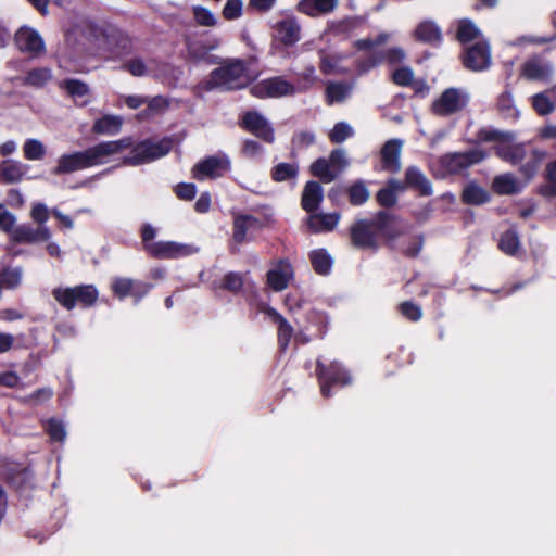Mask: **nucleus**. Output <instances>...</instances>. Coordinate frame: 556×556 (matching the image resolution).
<instances>
[{
    "label": "nucleus",
    "mask_w": 556,
    "mask_h": 556,
    "mask_svg": "<svg viewBox=\"0 0 556 556\" xmlns=\"http://www.w3.org/2000/svg\"><path fill=\"white\" fill-rule=\"evenodd\" d=\"M131 143V137H124L118 140L102 141L84 151L63 154L59 159L58 165L51 170V173L55 176H61L100 165L104 163L105 157L129 149Z\"/></svg>",
    "instance_id": "nucleus-1"
},
{
    "label": "nucleus",
    "mask_w": 556,
    "mask_h": 556,
    "mask_svg": "<svg viewBox=\"0 0 556 556\" xmlns=\"http://www.w3.org/2000/svg\"><path fill=\"white\" fill-rule=\"evenodd\" d=\"M495 155L511 165L519 164V174L527 181H530L536 175L542 161L546 156V152L539 149H533L531 150L528 157L526 143H515L496 146Z\"/></svg>",
    "instance_id": "nucleus-2"
},
{
    "label": "nucleus",
    "mask_w": 556,
    "mask_h": 556,
    "mask_svg": "<svg viewBox=\"0 0 556 556\" xmlns=\"http://www.w3.org/2000/svg\"><path fill=\"white\" fill-rule=\"evenodd\" d=\"M220 66L214 68L207 81L210 88H219L226 91L240 90L251 83L247 64L241 59L222 61Z\"/></svg>",
    "instance_id": "nucleus-3"
},
{
    "label": "nucleus",
    "mask_w": 556,
    "mask_h": 556,
    "mask_svg": "<svg viewBox=\"0 0 556 556\" xmlns=\"http://www.w3.org/2000/svg\"><path fill=\"white\" fill-rule=\"evenodd\" d=\"M174 146V140L170 137H163L159 141H154L151 138L139 141L134 146V142L129 154L124 157L123 164L129 166H137L153 162L160 157L167 155Z\"/></svg>",
    "instance_id": "nucleus-4"
},
{
    "label": "nucleus",
    "mask_w": 556,
    "mask_h": 556,
    "mask_svg": "<svg viewBox=\"0 0 556 556\" xmlns=\"http://www.w3.org/2000/svg\"><path fill=\"white\" fill-rule=\"evenodd\" d=\"M54 300L67 311H72L76 305L83 308L91 307L99 298L97 288L92 285H79L67 288H55L52 291Z\"/></svg>",
    "instance_id": "nucleus-5"
},
{
    "label": "nucleus",
    "mask_w": 556,
    "mask_h": 556,
    "mask_svg": "<svg viewBox=\"0 0 556 556\" xmlns=\"http://www.w3.org/2000/svg\"><path fill=\"white\" fill-rule=\"evenodd\" d=\"M97 39L100 47L110 53L112 58H124L132 52V40L122 29L106 24L98 30Z\"/></svg>",
    "instance_id": "nucleus-6"
},
{
    "label": "nucleus",
    "mask_w": 556,
    "mask_h": 556,
    "mask_svg": "<svg viewBox=\"0 0 556 556\" xmlns=\"http://www.w3.org/2000/svg\"><path fill=\"white\" fill-rule=\"evenodd\" d=\"M315 372L320 386V393L325 399L331 397L332 387H345L352 381L349 371L337 361L326 365L320 359H317Z\"/></svg>",
    "instance_id": "nucleus-7"
},
{
    "label": "nucleus",
    "mask_w": 556,
    "mask_h": 556,
    "mask_svg": "<svg viewBox=\"0 0 556 556\" xmlns=\"http://www.w3.org/2000/svg\"><path fill=\"white\" fill-rule=\"evenodd\" d=\"M485 157L486 153L480 149L466 152H448L439 157L438 164L444 175H458L481 163Z\"/></svg>",
    "instance_id": "nucleus-8"
},
{
    "label": "nucleus",
    "mask_w": 556,
    "mask_h": 556,
    "mask_svg": "<svg viewBox=\"0 0 556 556\" xmlns=\"http://www.w3.org/2000/svg\"><path fill=\"white\" fill-rule=\"evenodd\" d=\"M469 102L468 94L455 87L446 88L431 104V111L437 116L446 117L463 111Z\"/></svg>",
    "instance_id": "nucleus-9"
},
{
    "label": "nucleus",
    "mask_w": 556,
    "mask_h": 556,
    "mask_svg": "<svg viewBox=\"0 0 556 556\" xmlns=\"http://www.w3.org/2000/svg\"><path fill=\"white\" fill-rule=\"evenodd\" d=\"M296 92V87L282 76L262 79L250 88V93L257 99L282 98Z\"/></svg>",
    "instance_id": "nucleus-10"
},
{
    "label": "nucleus",
    "mask_w": 556,
    "mask_h": 556,
    "mask_svg": "<svg viewBox=\"0 0 556 556\" xmlns=\"http://www.w3.org/2000/svg\"><path fill=\"white\" fill-rule=\"evenodd\" d=\"M238 126L242 130L255 136L265 143L270 144L275 141L274 127L258 111H245L238 121Z\"/></svg>",
    "instance_id": "nucleus-11"
},
{
    "label": "nucleus",
    "mask_w": 556,
    "mask_h": 556,
    "mask_svg": "<svg viewBox=\"0 0 556 556\" xmlns=\"http://www.w3.org/2000/svg\"><path fill=\"white\" fill-rule=\"evenodd\" d=\"M270 217H257L252 214L238 213L233 215L232 220V240L242 244L250 240L249 231H260L268 226Z\"/></svg>",
    "instance_id": "nucleus-12"
},
{
    "label": "nucleus",
    "mask_w": 556,
    "mask_h": 556,
    "mask_svg": "<svg viewBox=\"0 0 556 556\" xmlns=\"http://www.w3.org/2000/svg\"><path fill=\"white\" fill-rule=\"evenodd\" d=\"M352 247L358 250H378V240L369 218L355 220L349 228Z\"/></svg>",
    "instance_id": "nucleus-13"
},
{
    "label": "nucleus",
    "mask_w": 556,
    "mask_h": 556,
    "mask_svg": "<svg viewBox=\"0 0 556 556\" xmlns=\"http://www.w3.org/2000/svg\"><path fill=\"white\" fill-rule=\"evenodd\" d=\"M273 40L286 48L295 46L301 40V25L293 14H287L273 26Z\"/></svg>",
    "instance_id": "nucleus-14"
},
{
    "label": "nucleus",
    "mask_w": 556,
    "mask_h": 556,
    "mask_svg": "<svg viewBox=\"0 0 556 556\" xmlns=\"http://www.w3.org/2000/svg\"><path fill=\"white\" fill-rule=\"evenodd\" d=\"M231 162L227 155H211L198 162L192 168V176L202 180L204 178L223 177L230 172Z\"/></svg>",
    "instance_id": "nucleus-15"
},
{
    "label": "nucleus",
    "mask_w": 556,
    "mask_h": 556,
    "mask_svg": "<svg viewBox=\"0 0 556 556\" xmlns=\"http://www.w3.org/2000/svg\"><path fill=\"white\" fill-rule=\"evenodd\" d=\"M463 65L472 72H482L491 65V48L486 41L467 47L462 55Z\"/></svg>",
    "instance_id": "nucleus-16"
},
{
    "label": "nucleus",
    "mask_w": 556,
    "mask_h": 556,
    "mask_svg": "<svg viewBox=\"0 0 556 556\" xmlns=\"http://www.w3.org/2000/svg\"><path fill=\"white\" fill-rule=\"evenodd\" d=\"M152 283L118 277L112 282V292L119 300L132 296L135 304H138L152 289Z\"/></svg>",
    "instance_id": "nucleus-17"
},
{
    "label": "nucleus",
    "mask_w": 556,
    "mask_h": 556,
    "mask_svg": "<svg viewBox=\"0 0 556 556\" xmlns=\"http://www.w3.org/2000/svg\"><path fill=\"white\" fill-rule=\"evenodd\" d=\"M14 41L20 51L34 55H39L46 49L39 33L28 26H23L15 33Z\"/></svg>",
    "instance_id": "nucleus-18"
},
{
    "label": "nucleus",
    "mask_w": 556,
    "mask_h": 556,
    "mask_svg": "<svg viewBox=\"0 0 556 556\" xmlns=\"http://www.w3.org/2000/svg\"><path fill=\"white\" fill-rule=\"evenodd\" d=\"M371 220V225L376 232L388 241H393L401 236V230L395 225V216L388 211H378Z\"/></svg>",
    "instance_id": "nucleus-19"
},
{
    "label": "nucleus",
    "mask_w": 556,
    "mask_h": 556,
    "mask_svg": "<svg viewBox=\"0 0 556 556\" xmlns=\"http://www.w3.org/2000/svg\"><path fill=\"white\" fill-rule=\"evenodd\" d=\"M263 312L277 325V341L281 352H285L293 337L292 325L274 307L268 306Z\"/></svg>",
    "instance_id": "nucleus-20"
},
{
    "label": "nucleus",
    "mask_w": 556,
    "mask_h": 556,
    "mask_svg": "<svg viewBox=\"0 0 556 556\" xmlns=\"http://www.w3.org/2000/svg\"><path fill=\"white\" fill-rule=\"evenodd\" d=\"M217 46V42L207 46L202 41L187 39L186 49L188 53V59L194 63L205 62L207 64H222V58L214 54H210V51L215 49Z\"/></svg>",
    "instance_id": "nucleus-21"
},
{
    "label": "nucleus",
    "mask_w": 556,
    "mask_h": 556,
    "mask_svg": "<svg viewBox=\"0 0 556 556\" xmlns=\"http://www.w3.org/2000/svg\"><path fill=\"white\" fill-rule=\"evenodd\" d=\"M401 148L402 141L399 139L388 140L380 151L381 166L389 173H397L401 169Z\"/></svg>",
    "instance_id": "nucleus-22"
},
{
    "label": "nucleus",
    "mask_w": 556,
    "mask_h": 556,
    "mask_svg": "<svg viewBox=\"0 0 556 556\" xmlns=\"http://www.w3.org/2000/svg\"><path fill=\"white\" fill-rule=\"evenodd\" d=\"M324 200V190L320 182L309 180L305 184L301 195V207L309 215L317 212Z\"/></svg>",
    "instance_id": "nucleus-23"
},
{
    "label": "nucleus",
    "mask_w": 556,
    "mask_h": 556,
    "mask_svg": "<svg viewBox=\"0 0 556 556\" xmlns=\"http://www.w3.org/2000/svg\"><path fill=\"white\" fill-rule=\"evenodd\" d=\"M293 276V269L288 260H279L278 266L267 271V285L274 291L285 290Z\"/></svg>",
    "instance_id": "nucleus-24"
},
{
    "label": "nucleus",
    "mask_w": 556,
    "mask_h": 556,
    "mask_svg": "<svg viewBox=\"0 0 556 556\" xmlns=\"http://www.w3.org/2000/svg\"><path fill=\"white\" fill-rule=\"evenodd\" d=\"M414 38L418 42L439 47L442 43L443 35L437 23L433 21H422L416 26Z\"/></svg>",
    "instance_id": "nucleus-25"
},
{
    "label": "nucleus",
    "mask_w": 556,
    "mask_h": 556,
    "mask_svg": "<svg viewBox=\"0 0 556 556\" xmlns=\"http://www.w3.org/2000/svg\"><path fill=\"white\" fill-rule=\"evenodd\" d=\"M11 240L14 243H34L38 241H46L50 237L47 228H33L30 225H20L15 228L12 227Z\"/></svg>",
    "instance_id": "nucleus-26"
},
{
    "label": "nucleus",
    "mask_w": 556,
    "mask_h": 556,
    "mask_svg": "<svg viewBox=\"0 0 556 556\" xmlns=\"http://www.w3.org/2000/svg\"><path fill=\"white\" fill-rule=\"evenodd\" d=\"M405 179L408 189L416 191L420 197L432 194V185L422 170L415 166H408L405 170Z\"/></svg>",
    "instance_id": "nucleus-27"
},
{
    "label": "nucleus",
    "mask_w": 556,
    "mask_h": 556,
    "mask_svg": "<svg viewBox=\"0 0 556 556\" xmlns=\"http://www.w3.org/2000/svg\"><path fill=\"white\" fill-rule=\"evenodd\" d=\"M306 325L304 329L311 332V338L323 339L329 325L328 315L318 309H309L305 314Z\"/></svg>",
    "instance_id": "nucleus-28"
},
{
    "label": "nucleus",
    "mask_w": 556,
    "mask_h": 556,
    "mask_svg": "<svg viewBox=\"0 0 556 556\" xmlns=\"http://www.w3.org/2000/svg\"><path fill=\"white\" fill-rule=\"evenodd\" d=\"M340 213H313L307 218V227L311 232L319 233L333 230L339 220Z\"/></svg>",
    "instance_id": "nucleus-29"
},
{
    "label": "nucleus",
    "mask_w": 556,
    "mask_h": 556,
    "mask_svg": "<svg viewBox=\"0 0 556 556\" xmlns=\"http://www.w3.org/2000/svg\"><path fill=\"white\" fill-rule=\"evenodd\" d=\"M185 253V245L172 241H159L148 247V254L157 260L176 258Z\"/></svg>",
    "instance_id": "nucleus-30"
},
{
    "label": "nucleus",
    "mask_w": 556,
    "mask_h": 556,
    "mask_svg": "<svg viewBox=\"0 0 556 556\" xmlns=\"http://www.w3.org/2000/svg\"><path fill=\"white\" fill-rule=\"evenodd\" d=\"M25 175L22 163L8 159L0 163V182L16 184L20 182Z\"/></svg>",
    "instance_id": "nucleus-31"
},
{
    "label": "nucleus",
    "mask_w": 556,
    "mask_h": 556,
    "mask_svg": "<svg viewBox=\"0 0 556 556\" xmlns=\"http://www.w3.org/2000/svg\"><path fill=\"white\" fill-rule=\"evenodd\" d=\"M122 125L121 116L106 114L94 121L91 131L96 135L113 136L121 131Z\"/></svg>",
    "instance_id": "nucleus-32"
},
{
    "label": "nucleus",
    "mask_w": 556,
    "mask_h": 556,
    "mask_svg": "<svg viewBox=\"0 0 556 556\" xmlns=\"http://www.w3.org/2000/svg\"><path fill=\"white\" fill-rule=\"evenodd\" d=\"M344 194L348 197L349 203L353 206H362L370 198L367 182L362 179H357L345 187Z\"/></svg>",
    "instance_id": "nucleus-33"
},
{
    "label": "nucleus",
    "mask_w": 556,
    "mask_h": 556,
    "mask_svg": "<svg viewBox=\"0 0 556 556\" xmlns=\"http://www.w3.org/2000/svg\"><path fill=\"white\" fill-rule=\"evenodd\" d=\"M308 258L317 275L327 276L330 274L333 265V258L326 249L320 248L312 250L308 254Z\"/></svg>",
    "instance_id": "nucleus-34"
},
{
    "label": "nucleus",
    "mask_w": 556,
    "mask_h": 556,
    "mask_svg": "<svg viewBox=\"0 0 556 556\" xmlns=\"http://www.w3.org/2000/svg\"><path fill=\"white\" fill-rule=\"evenodd\" d=\"M52 79V71L49 67L31 68L22 78V85L36 89L43 88Z\"/></svg>",
    "instance_id": "nucleus-35"
},
{
    "label": "nucleus",
    "mask_w": 556,
    "mask_h": 556,
    "mask_svg": "<svg viewBox=\"0 0 556 556\" xmlns=\"http://www.w3.org/2000/svg\"><path fill=\"white\" fill-rule=\"evenodd\" d=\"M497 247L504 254L515 256L520 249V238L517 229L510 227L505 230L501 235Z\"/></svg>",
    "instance_id": "nucleus-36"
},
{
    "label": "nucleus",
    "mask_w": 556,
    "mask_h": 556,
    "mask_svg": "<svg viewBox=\"0 0 556 556\" xmlns=\"http://www.w3.org/2000/svg\"><path fill=\"white\" fill-rule=\"evenodd\" d=\"M462 201L469 205H481L490 201V194L482 187L470 184L463 190Z\"/></svg>",
    "instance_id": "nucleus-37"
},
{
    "label": "nucleus",
    "mask_w": 556,
    "mask_h": 556,
    "mask_svg": "<svg viewBox=\"0 0 556 556\" xmlns=\"http://www.w3.org/2000/svg\"><path fill=\"white\" fill-rule=\"evenodd\" d=\"M481 35L480 29L469 18H463L458 22L456 29V39L460 43H468L478 39Z\"/></svg>",
    "instance_id": "nucleus-38"
},
{
    "label": "nucleus",
    "mask_w": 556,
    "mask_h": 556,
    "mask_svg": "<svg viewBox=\"0 0 556 556\" xmlns=\"http://www.w3.org/2000/svg\"><path fill=\"white\" fill-rule=\"evenodd\" d=\"M309 170L313 176L319 178L325 184L333 181L338 176V173L331 169L329 160L325 157H318L312 163Z\"/></svg>",
    "instance_id": "nucleus-39"
},
{
    "label": "nucleus",
    "mask_w": 556,
    "mask_h": 556,
    "mask_svg": "<svg viewBox=\"0 0 556 556\" xmlns=\"http://www.w3.org/2000/svg\"><path fill=\"white\" fill-rule=\"evenodd\" d=\"M493 191L501 195L516 194L519 191L516 178L510 174L496 176L492 185Z\"/></svg>",
    "instance_id": "nucleus-40"
},
{
    "label": "nucleus",
    "mask_w": 556,
    "mask_h": 556,
    "mask_svg": "<svg viewBox=\"0 0 556 556\" xmlns=\"http://www.w3.org/2000/svg\"><path fill=\"white\" fill-rule=\"evenodd\" d=\"M544 178L546 184L540 186L539 193L545 198H556V160L547 163Z\"/></svg>",
    "instance_id": "nucleus-41"
},
{
    "label": "nucleus",
    "mask_w": 556,
    "mask_h": 556,
    "mask_svg": "<svg viewBox=\"0 0 556 556\" xmlns=\"http://www.w3.org/2000/svg\"><path fill=\"white\" fill-rule=\"evenodd\" d=\"M405 52L402 48H390L383 52H380L378 56H374L369 60V66H375L382 61H386L390 65H396L404 61Z\"/></svg>",
    "instance_id": "nucleus-42"
},
{
    "label": "nucleus",
    "mask_w": 556,
    "mask_h": 556,
    "mask_svg": "<svg viewBox=\"0 0 556 556\" xmlns=\"http://www.w3.org/2000/svg\"><path fill=\"white\" fill-rule=\"evenodd\" d=\"M298 165L283 162L275 165L271 168L270 177L276 182H282L295 178L298 176Z\"/></svg>",
    "instance_id": "nucleus-43"
},
{
    "label": "nucleus",
    "mask_w": 556,
    "mask_h": 556,
    "mask_svg": "<svg viewBox=\"0 0 556 556\" xmlns=\"http://www.w3.org/2000/svg\"><path fill=\"white\" fill-rule=\"evenodd\" d=\"M496 108L500 114L505 118L518 117V111L514 105L513 93L510 90H505L498 96Z\"/></svg>",
    "instance_id": "nucleus-44"
},
{
    "label": "nucleus",
    "mask_w": 556,
    "mask_h": 556,
    "mask_svg": "<svg viewBox=\"0 0 556 556\" xmlns=\"http://www.w3.org/2000/svg\"><path fill=\"white\" fill-rule=\"evenodd\" d=\"M522 75L530 80H543L548 76V70L536 60H529L522 65Z\"/></svg>",
    "instance_id": "nucleus-45"
},
{
    "label": "nucleus",
    "mask_w": 556,
    "mask_h": 556,
    "mask_svg": "<svg viewBox=\"0 0 556 556\" xmlns=\"http://www.w3.org/2000/svg\"><path fill=\"white\" fill-rule=\"evenodd\" d=\"M350 94V87L343 83H330L326 87V98L328 104L341 103Z\"/></svg>",
    "instance_id": "nucleus-46"
},
{
    "label": "nucleus",
    "mask_w": 556,
    "mask_h": 556,
    "mask_svg": "<svg viewBox=\"0 0 556 556\" xmlns=\"http://www.w3.org/2000/svg\"><path fill=\"white\" fill-rule=\"evenodd\" d=\"M22 270L20 268H12L10 266L3 267L0 270V285L5 289H15L21 285Z\"/></svg>",
    "instance_id": "nucleus-47"
},
{
    "label": "nucleus",
    "mask_w": 556,
    "mask_h": 556,
    "mask_svg": "<svg viewBox=\"0 0 556 556\" xmlns=\"http://www.w3.org/2000/svg\"><path fill=\"white\" fill-rule=\"evenodd\" d=\"M243 285L244 281L241 273L229 271L223 277L219 288L238 294L243 289Z\"/></svg>",
    "instance_id": "nucleus-48"
},
{
    "label": "nucleus",
    "mask_w": 556,
    "mask_h": 556,
    "mask_svg": "<svg viewBox=\"0 0 556 556\" xmlns=\"http://www.w3.org/2000/svg\"><path fill=\"white\" fill-rule=\"evenodd\" d=\"M60 87L65 89L67 94L73 98H81L89 93V87L86 83L75 78H66Z\"/></svg>",
    "instance_id": "nucleus-49"
},
{
    "label": "nucleus",
    "mask_w": 556,
    "mask_h": 556,
    "mask_svg": "<svg viewBox=\"0 0 556 556\" xmlns=\"http://www.w3.org/2000/svg\"><path fill=\"white\" fill-rule=\"evenodd\" d=\"M24 157L29 161L42 160L46 150L41 141L37 139H27L23 146Z\"/></svg>",
    "instance_id": "nucleus-50"
},
{
    "label": "nucleus",
    "mask_w": 556,
    "mask_h": 556,
    "mask_svg": "<svg viewBox=\"0 0 556 556\" xmlns=\"http://www.w3.org/2000/svg\"><path fill=\"white\" fill-rule=\"evenodd\" d=\"M532 106L541 116L551 114L556 108L545 92H540L532 97Z\"/></svg>",
    "instance_id": "nucleus-51"
},
{
    "label": "nucleus",
    "mask_w": 556,
    "mask_h": 556,
    "mask_svg": "<svg viewBox=\"0 0 556 556\" xmlns=\"http://www.w3.org/2000/svg\"><path fill=\"white\" fill-rule=\"evenodd\" d=\"M357 26V22L353 17H346L341 21L332 22L329 30L334 36H350Z\"/></svg>",
    "instance_id": "nucleus-52"
},
{
    "label": "nucleus",
    "mask_w": 556,
    "mask_h": 556,
    "mask_svg": "<svg viewBox=\"0 0 556 556\" xmlns=\"http://www.w3.org/2000/svg\"><path fill=\"white\" fill-rule=\"evenodd\" d=\"M401 315L409 321L416 323L421 319L422 311L419 305L412 301H404L399 305Z\"/></svg>",
    "instance_id": "nucleus-53"
},
{
    "label": "nucleus",
    "mask_w": 556,
    "mask_h": 556,
    "mask_svg": "<svg viewBox=\"0 0 556 556\" xmlns=\"http://www.w3.org/2000/svg\"><path fill=\"white\" fill-rule=\"evenodd\" d=\"M353 135L352 127L345 122L337 123L329 134V139L333 143H341Z\"/></svg>",
    "instance_id": "nucleus-54"
},
{
    "label": "nucleus",
    "mask_w": 556,
    "mask_h": 556,
    "mask_svg": "<svg viewBox=\"0 0 556 556\" xmlns=\"http://www.w3.org/2000/svg\"><path fill=\"white\" fill-rule=\"evenodd\" d=\"M192 13L197 24L200 26L213 27L217 23L214 14L204 7H193Z\"/></svg>",
    "instance_id": "nucleus-55"
},
{
    "label": "nucleus",
    "mask_w": 556,
    "mask_h": 556,
    "mask_svg": "<svg viewBox=\"0 0 556 556\" xmlns=\"http://www.w3.org/2000/svg\"><path fill=\"white\" fill-rule=\"evenodd\" d=\"M507 134L492 128H481L477 132L480 142H503L507 140Z\"/></svg>",
    "instance_id": "nucleus-56"
},
{
    "label": "nucleus",
    "mask_w": 556,
    "mask_h": 556,
    "mask_svg": "<svg viewBox=\"0 0 556 556\" xmlns=\"http://www.w3.org/2000/svg\"><path fill=\"white\" fill-rule=\"evenodd\" d=\"M243 3L241 0H227L222 14L226 21H233L242 15Z\"/></svg>",
    "instance_id": "nucleus-57"
},
{
    "label": "nucleus",
    "mask_w": 556,
    "mask_h": 556,
    "mask_svg": "<svg viewBox=\"0 0 556 556\" xmlns=\"http://www.w3.org/2000/svg\"><path fill=\"white\" fill-rule=\"evenodd\" d=\"M413 78H414V72L408 66H403V67L396 68L392 73L393 83L401 87H408L410 84H413Z\"/></svg>",
    "instance_id": "nucleus-58"
},
{
    "label": "nucleus",
    "mask_w": 556,
    "mask_h": 556,
    "mask_svg": "<svg viewBox=\"0 0 556 556\" xmlns=\"http://www.w3.org/2000/svg\"><path fill=\"white\" fill-rule=\"evenodd\" d=\"M376 201L381 207L390 208L397 203V195L386 186L376 193Z\"/></svg>",
    "instance_id": "nucleus-59"
},
{
    "label": "nucleus",
    "mask_w": 556,
    "mask_h": 556,
    "mask_svg": "<svg viewBox=\"0 0 556 556\" xmlns=\"http://www.w3.org/2000/svg\"><path fill=\"white\" fill-rule=\"evenodd\" d=\"M47 433L54 442H62L65 439L66 432L62 421L51 418L47 425Z\"/></svg>",
    "instance_id": "nucleus-60"
},
{
    "label": "nucleus",
    "mask_w": 556,
    "mask_h": 556,
    "mask_svg": "<svg viewBox=\"0 0 556 556\" xmlns=\"http://www.w3.org/2000/svg\"><path fill=\"white\" fill-rule=\"evenodd\" d=\"M174 192L179 200L191 201L197 194V186L192 182H180L175 186Z\"/></svg>",
    "instance_id": "nucleus-61"
},
{
    "label": "nucleus",
    "mask_w": 556,
    "mask_h": 556,
    "mask_svg": "<svg viewBox=\"0 0 556 556\" xmlns=\"http://www.w3.org/2000/svg\"><path fill=\"white\" fill-rule=\"evenodd\" d=\"M122 68L124 71H127L128 73H130L135 77H141V76H144L147 74V65L139 58H135V59H131V60L127 61L126 63H124L122 65Z\"/></svg>",
    "instance_id": "nucleus-62"
},
{
    "label": "nucleus",
    "mask_w": 556,
    "mask_h": 556,
    "mask_svg": "<svg viewBox=\"0 0 556 556\" xmlns=\"http://www.w3.org/2000/svg\"><path fill=\"white\" fill-rule=\"evenodd\" d=\"M263 147L253 139H245L241 147V153L247 157H254L263 153Z\"/></svg>",
    "instance_id": "nucleus-63"
},
{
    "label": "nucleus",
    "mask_w": 556,
    "mask_h": 556,
    "mask_svg": "<svg viewBox=\"0 0 556 556\" xmlns=\"http://www.w3.org/2000/svg\"><path fill=\"white\" fill-rule=\"evenodd\" d=\"M315 143V135L311 131H300L292 138V144L298 148H308Z\"/></svg>",
    "instance_id": "nucleus-64"
}]
</instances>
